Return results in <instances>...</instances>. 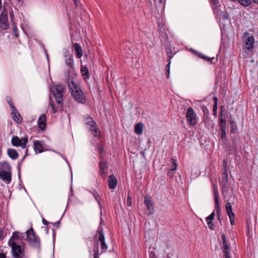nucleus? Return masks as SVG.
<instances>
[{"instance_id":"37998d69","label":"nucleus","mask_w":258,"mask_h":258,"mask_svg":"<svg viewBox=\"0 0 258 258\" xmlns=\"http://www.w3.org/2000/svg\"><path fill=\"white\" fill-rule=\"evenodd\" d=\"M227 162L226 161L224 160L223 161V167H222V171H223V173H227Z\"/></svg>"},{"instance_id":"c85d7f7f","label":"nucleus","mask_w":258,"mask_h":258,"mask_svg":"<svg viewBox=\"0 0 258 258\" xmlns=\"http://www.w3.org/2000/svg\"><path fill=\"white\" fill-rule=\"evenodd\" d=\"M219 196H215L214 200H215V209H216L217 215L218 217V218L219 219L220 212V206H219Z\"/></svg>"},{"instance_id":"4be33fe9","label":"nucleus","mask_w":258,"mask_h":258,"mask_svg":"<svg viewBox=\"0 0 258 258\" xmlns=\"http://www.w3.org/2000/svg\"><path fill=\"white\" fill-rule=\"evenodd\" d=\"M9 26L8 18H5L3 16L0 17V27L4 30H6L9 28Z\"/></svg>"},{"instance_id":"4c0bfd02","label":"nucleus","mask_w":258,"mask_h":258,"mask_svg":"<svg viewBox=\"0 0 258 258\" xmlns=\"http://www.w3.org/2000/svg\"><path fill=\"white\" fill-rule=\"evenodd\" d=\"M220 15L222 20H226L229 18L228 14L227 11H220Z\"/></svg>"},{"instance_id":"473e14b6","label":"nucleus","mask_w":258,"mask_h":258,"mask_svg":"<svg viewBox=\"0 0 258 258\" xmlns=\"http://www.w3.org/2000/svg\"><path fill=\"white\" fill-rule=\"evenodd\" d=\"M189 50L191 52H192V53L196 54L197 55V56H198L200 58H202L205 59V60H207V61H210V57H209L208 56H206L200 53L197 52L196 51H195V50H194L192 48L190 49Z\"/></svg>"},{"instance_id":"4d7b16f0","label":"nucleus","mask_w":258,"mask_h":258,"mask_svg":"<svg viewBox=\"0 0 258 258\" xmlns=\"http://www.w3.org/2000/svg\"><path fill=\"white\" fill-rule=\"evenodd\" d=\"M4 238V230L0 228V240Z\"/></svg>"},{"instance_id":"72a5a7b5","label":"nucleus","mask_w":258,"mask_h":258,"mask_svg":"<svg viewBox=\"0 0 258 258\" xmlns=\"http://www.w3.org/2000/svg\"><path fill=\"white\" fill-rule=\"evenodd\" d=\"M66 63L68 66L70 68H73L74 66V61L73 57L71 56H69L68 58H67L66 59Z\"/></svg>"},{"instance_id":"6e6d98bb","label":"nucleus","mask_w":258,"mask_h":258,"mask_svg":"<svg viewBox=\"0 0 258 258\" xmlns=\"http://www.w3.org/2000/svg\"><path fill=\"white\" fill-rule=\"evenodd\" d=\"M221 132L226 131V124H220Z\"/></svg>"},{"instance_id":"3c124183","label":"nucleus","mask_w":258,"mask_h":258,"mask_svg":"<svg viewBox=\"0 0 258 258\" xmlns=\"http://www.w3.org/2000/svg\"><path fill=\"white\" fill-rule=\"evenodd\" d=\"M226 131L221 132V136H220L221 139H225L226 138Z\"/></svg>"},{"instance_id":"774afa93","label":"nucleus","mask_w":258,"mask_h":258,"mask_svg":"<svg viewBox=\"0 0 258 258\" xmlns=\"http://www.w3.org/2000/svg\"><path fill=\"white\" fill-rule=\"evenodd\" d=\"M14 34H15V37H18V36H19V34L17 33H14Z\"/></svg>"},{"instance_id":"bb28decb","label":"nucleus","mask_w":258,"mask_h":258,"mask_svg":"<svg viewBox=\"0 0 258 258\" xmlns=\"http://www.w3.org/2000/svg\"><path fill=\"white\" fill-rule=\"evenodd\" d=\"M228 174L227 173H223L221 175V180L220 181V185L224 187L226 185L227 183L228 182Z\"/></svg>"},{"instance_id":"c756f323","label":"nucleus","mask_w":258,"mask_h":258,"mask_svg":"<svg viewBox=\"0 0 258 258\" xmlns=\"http://www.w3.org/2000/svg\"><path fill=\"white\" fill-rule=\"evenodd\" d=\"M223 252L224 258H230V248L228 244L223 245Z\"/></svg>"},{"instance_id":"09e8293b","label":"nucleus","mask_w":258,"mask_h":258,"mask_svg":"<svg viewBox=\"0 0 258 258\" xmlns=\"http://www.w3.org/2000/svg\"><path fill=\"white\" fill-rule=\"evenodd\" d=\"M222 242H223V245L228 244V243H227V242L226 241V239L225 235L224 234H222Z\"/></svg>"},{"instance_id":"603ef678","label":"nucleus","mask_w":258,"mask_h":258,"mask_svg":"<svg viewBox=\"0 0 258 258\" xmlns=\"http://www.w3.org/2000/svg\"><path fill=\"white\" fill-rule=\"evenodd\" d=\"M217 110V105H214L213 106V114L214 115H216Z\"/></svg>"},{"instance_id":"2eb2a0df","label":"nucleus","mask_w":258,"mask_h":258,"mask_svg":"<svg viewBox=\"0 0 258 258\" xmlns=\"http://www.w3.org/2000/svg\"><path fill=\"white\" fill-rule=\"evenodd\" d=\"M212 3L213 4L212 7L214 14L215 15L216 18L217 19L219 12H220V7L221 6L219 5V0H212Z\"/></svg>"},{"instance_id":"e2e57ef3","label":"nucleus","mask_w":258,"mask_h":258,"mask_svg":"<svg viewBox=\"0 0 258 258\" xmlns=\"http://www.w3.org/2000/svg\"><path fill=\"white\" fill-rule=\"evenodd\" d=\"M0 258H6V254L4 253H0Z\"/></svg>"},{"instance_id":"13d9d810","label":"nucleus","mask_w":258,"mask_h":258,"mask_svg":"<svg viewBox=\"0 0 258 258\" xmlns=\"http://www.w3.org/2000/svg\"><path fill=\"white\" fill-rule=\"evenodd\" d=\"M214 190V195L215 196H219L218 191L217 189H216L215 184L213 185Z\"/></svg>"},{"instance_id":"a19ab883","label":"nucleus","mask_w":258,"mask_h":258,"mask_svg":"<svg viewBox=\"0 0 258 258\" xmlns=\"http://www.w3.org/2000/svg\"><path fill=\"white\" fill-rule=\"evenodd\" d=\"M166 30V26L165 25H159V32H164Z\"/></svg>"},{"instance_id":"052dcab7","label":"nucleus","mask_w":258,"mask_h":258,"mask_svg":"<svg viewBox=\"0 0 258 258\" xmlns=\"http://www.w3.org/2000/svg\"><path fill=\"white\" fill-rule=\"evenodd\" d=\"M206 222L208 225V227L210 228V216H208L206 218Z\"/></svg>"},{"instance_id":"cd10ccee","label":"nucleus","mask_w":258,"mask_h":258,"mask_svg":"<svg viewBox=\"0 0 258 258\" xmlns=\"http://www.w3.org/2000/svg\"><path fill=\"white\" fill-rule=\"evenodd\" d=\"M230 124V131L231 134H234L237 130V125L234 121L232 119L228 120Z\"/></svg>"},{"instance_id":"aec40b11","label":"nucleus","mask_w":258,"mask_h":258,"mask_svg":"<svg viewBox=\"0 0 258 258\" xmlns=\"http://www.w3.org/2000/svg\"><path fill=\"white\" fill-rule=\"evenodd\" d=\"M209 102L205 100V99L202 100L201 102V107L204 112L205 116H208L209 115V110L207 108V106H209Z\"/></svg>"},{"instance_id":"2f4dec72","label":"nucleus","mask_w":258,"mask_h":258,"mask_svg":"<svg viewBox=\"0 0 258 258\" xmlns=\"http://www.w3.org/2000/svg\"><path fill=\"white\" fill-rule=\"evenodd\" d=\"M81 71L82 73V75L85 78H88L89 77V72L88 69L86 67H81Z\"/></svg>"},{"instance_id":"7c9ffc66","label":"nucleus","mask_w":258,"mask_h":258,"mask_svg":"<svg viewBox=\"0 0 258 258\" xmlns=\"http://www.w3.org/2000/svg\"><path fill=\"white\" fill-rule=\"evenodd\" d=\"M243 7L249 6L252 3V0H237Z\"/></svg>"},{"instance_id":"f03ea898","label":"nucleus","mask_w":258,"mask_h":258,"mask_svg":"<svg viewBox=\"0 0 258 258\" xmlns=\"http://www.w3.org/2000/svg\"><path fill=\"white\" fill-rule=\"evenodd\" d=\"M26 240L30 246L39 251L41 248L40 240L38 236L36 234L33 228L31 227L26 231Z\"/></svg>"},{"instance_id":"6e6552de","label":"nucleus","mask_w":258,"mask_h":258,"mask_svg":"<svg viewBox=\"0 0 258 258\" xmlns=\"http://www.w3.org/2000/svg\"><path fill=\"white\" fill-rule=\"evenodd\" d=\"M28 141L27 138L23 137L20 139L17 136H14L11 140V144L13 146L25 148Z\"/></svg>"},{"instance_id":"a211bd4d","label":"nucleus","mask_w":258,"mask_h":258,"mask_svg":"<svg viewBox=\"0 0 258 258\" xmlns=\"http://www.w3.org/2000/svg\"><path fill=\"white\" fill-rule=\"evenodd\" d=\"M117 180L113 174L110 175L108 177V186L110 189H114L117 185Z\"/></svg>"},{"instance_id":"f8f14e48","label":"nucleus","mask_w":258,"mask_h":258,"mask_svg":"<svg viewBox=\"0 0 258 258\" xmlns=\"http://www.w3.org/2000/svg\"><path fill=\"white\" fill-rule=\"evenodd\" d=\"M99 171L101 176L105 179L107 175V167L105 162L103 161L100 162Z\"/></svg>"},{"instance_id":"5fc2aeb1","label":"nucleus","mask_w":258,"mask_h":258,"mask_svg":"<svg viewBox=\"0 0 258 258\" xmlns=\"http://www.w3.org/2000/svg\"><path fill=\"white\" fill-rule=\"evenodd\" d=\"M173 171H171V169L168 171L167 175L168 176H169L170 178H172L173 176Z\"/></svg>"},{"instance_id":"412c9836","label":"nucleus","mask_w":258,"mask_h":258,"mask_svg":"<svg viewBox=\"0 0 258 258\" xmlns=\"http://www.w3.org/2000/svg\"><path fill=\"white\" fill-rule=\"evenodd\" d=\"M7 154L8 156L13 160H15L19 157V154L15 149L9 148Z\"/></svg>"},{"instance_id":"f257e3e1","label":"nucleus","mask_w":258,"mask_h":258,"mask_svg":"<svg viewBox=\"0 0 258 258\" xmlns=\"http://www.w3.org/2000/svg\"><path fill=\"white\" fill-rule=\"evenodd\" d=\"M73 76L68 75L67 84L74 99L78 102L84 104L86 102L85 96L81 89L74 82Z\"/></svg>"},{"instance_id":"0eeeda50","label":"nucleus","mask_w":258,"mask_h":258,"mask_svg":"<svg viewBox=\"0 0 258 258\" xmlns=\"http://www.w3.org/2000/svg\"><path fill=\"white\" fill-rule=\"evenodd\" d=\"M243 49L244 50L250 51L254 48V38L252 36H249V33H244Z\"/></svg>"},{"instance_id":"864d4df0","label":"nucleus","mask_w":258,"mask_h":258,"mask_svg":"<svg viewBox=\"0 0 258 258\" xmlns=\"http://www.w3.org/2000/svg\"><path fill=\"white\" fill-rule=\"evenodd\" d=\"M28 155V150L26 149L25 151V154L23 158L22 159L21 162H23L25 158Z\"/></svg>"},{"instance_id":"393cba45","label":"nucleus","mask_w":258,"mask_h":258,"mask_svg":"<svg viewBox=\"0 0 258 258\" xmlns=\"http://www.w3.org/2000/svg\"><path fill=\"white\" fill-rule=\"evenodd\" d=\"M21 237L19 233L17 231L14 232L12 236L9 240L8 244H12V243H17L16 240H20Z\"/></svg>"},{"instance_id":"4468645a","label":"nucleus","mask_w":258,"mask_h":258,"mask_svg":"<svg viewBox=\"0 0 258 258\" xmlns=\"http://www.w3.org/2000/svg\"><path fill=\"white\" fill-rule=\"evenodd\" d=\"M226 210L230 218V223L232 225L234 224V214L232 212V207L231 203L227 202L226 204Z\"/></svg>"},{"instance_id":"f704fd0d","label":"nucleus","mask_w":258,"mask_h":258,"mask_svg":"<svg viewBox=\"0 0 258 258\" xmlns=\"http://www.w3.org/2000/svg\"><path fill=\"white\" fill-rule=\"evenodd\" d=\"M97 150L100 155V158L101 159H103V157L102 153L104 151V148L102 145L97 144Z\"/></svg>"},{"instance_id":"de8ad7c7","label":"nucleus","mask_w":258,"mask_h":258,"mask_svg":"<svg viewBox=\"0 0 258 258\" xmlns=\"http://www.w3.org/2000/svg\"><path fill=\"white\" fill-rule=\"evenodd\" d=\"M220 124H226V119L222 117V113H221Z\"/></svg>"},{"instance_id":"338daca9","label":"nucleus","mask_w":258,"mask_h":258,"mask_svg":"<svg viewBox=\"0 0 258 258\" xmlns=\"http://www.w3.org/2000/svg\"><path fill=\"white\" fill-rule=\"evenodd\" d=\"M252 2L254 3V4H258V0H253Z\"/></svg>"},{"instance_id":"a18cd8bd","label":"nucleus","mask_w":258,"mask_h":258,"mask_svg":"<svg viewBox=\"0 0 258 258\" xmlns=\"http://www.w3.org/2000/svg\"><path fill=\"white\" fill-rule=\"evenodd\" d=\"M93 195H94V196L95 199L96 200V201L99 204L100 203L99 195L98 194V192L97 191H94L93 193Z\"/></svg>"},{"instance_id":"6ab92c4d","label":"nucleus","mask_w":258,"mask_h":258,"mask_svg":"<svg viewBox=\"0 0 258 258\" xmlns=\"http://www.w3.org/2000/svg\"><path fill=\"white\" fill-rule=\"evenodd\" d=\"M34 150L36 154L40 153L43 151V148L41 142L40 141H34Z\"/></svg>"},{"instance_id":"58836bf2","label":"nucleus","mask_w":258,"mask_h":258,"mask_svg":"<svg viewBox=\"0 0 258 258\" xmlns=\"http://www.w3.org/2000/svg\"><path fill=\"white\" fill-rule=\"evenodd\" d=\"M171 168L170 169L171 171H175L176 170L177 168V164L176 163V161L174 159L171 158Z\"/></svg>"},{"instance_id":"69168bd1","label":"nucleus","mask_w":258,"mask_h":258,"mask_svg":"<svg viewBox=\"0 0 258 258\" xmlns=\"http://www.w3.org/2000/svg\"><path fill=\"white\" fill-rule=\"evenodd\" d=\"M214 60H215L214 57H211V63H215V62H214Z\"/></svg>"},{"instance_id":"a878e982","label":"nucleus","mask_w":258,"mask_h":258,"mask_svg":"<svg viewBox=\"0 0 258 258\" xmlns=\"http://www.w3.org/2000/svg\"><path fill=\"white\" fill-rule=\"evenodd\" d=\"M143 124L141 122L138 123L135 126V132L137 135H141L143 133Z\"/></svg>"},{"instance_id":"1a4fd4ad","label":"nucleus","mask_w":258,"mask_h":258,"mask_svg":"<svg viewBox=\"0 0 258 258\" xmlns=\"http://www.w3.org/2000/svg\"><path fill=\"white\" fill-rule=\"evenodd\" d=\"M186 117L189 125H194L196 124V115L192 107H189L187 109Z\"/></svg>"},{"instance_id":"bf43d9fd","label":"nucleus","mask_w":258,"mask_h":258,"mask_svg":"<svg viewBox=\"0 0 258 258\" xmlns=\"http://www.w3.org/2000/svg\"><path fill=\"white\" fill-rule=\"evenodd\" d=\"M213 100L214 101V105H217V102H218V98L217 97H214Z\"/></svg>"},{"instance_id":"c03bdc74","label":"nucleus","mask_w":258,"mask_h":258,"mask_svg":"<svg viewBox=\"0 0 258 258\" xmlns=\"http://www.w3.org/2000/svg\"><path fill=\"white\" fill-rule=\"evenodd\" d=\"M50 106L51 107V108H52V109L53 110L52 113H55L57 111V110L56 108H55V105H54L53 101H51V99H50Z\"/></svg>"},{"instance_id":"f3484780","label":"nucleus","mask_w":258,"mask_h":258,"mask_svg":"<svg viewBox=\"0 0 258 258\" xmlns=\"http://www.w3.org/2000/svg\"><path fill=\"white\" fill-rule=\"evenodd\" d=\"M46 117L45 114H42L39 117L37 124L41 130L44 131L45 130L46 126Z\"/></svg>"},{"instance_id":"79ce46f5","label":"nucleus","mask_w":258,"mask_h":258,"mask_svg":"<svg viewBox=\"0 0 258 258\" xmlns=\"http://www.w3.org/2000/svg\"><path fill=\"white\" fill-rule=\"evenodd\" d=\"M4 17L6 18H8V10L5 7L3 8L2 12L1 14L0 15V17Z\"/></svg>"},{"instance_id":"ea45409f","label":"nucleus","mask_w":258,"mask_h":258,"mask_svg":"<svg viewBox=\"0 0 258 258\" xmlns=\"http://www.w3.org/2000/svg\"><path fill=\"white\" fill-rule=\"evenodd\" d=\"M170 63H169V61H168V64L165 67V71L167 78H169V74H170Z\"/></svg>"},{"instance_id":"0e129e2a","label":"nucleus","mask_w":258,"mask_h":258,"mask_svg":"<svg viewBox=\"0 0 258 258\" xmlns=\"http://www.w3.org/2000/svg\"><path fill=\"white\" fill-rule=\"evenodd\" d=\"M60 223V222L59 221H57V222H56L54 223H53L52 224L54 225V226H58Z\"/></svg>"},{"instance_id":"680f3d73","label":"nucleus","mask_w":258,"mask_h":258,"mask_svg":"<svg viewBox=\"0 0 258 258\" xmlns=\"http://www.w3.org/2000/svg\"><path fill=\"white\" fill-rule=\"evenodd\" d=\"M42 222L43 224L45 225H47L49 224V222L44 218L42 219Z\"/></svg>"},{"instance_id":"423d86ee","label":"nucleus","mask_w":258,"mask_h":258,"mask_svg":"<svg viewBox=\"0 0 258 258\" xmlns=\"http://www.w3.org/2000/svg\"><path fill=\"white\" fill-rule=\"evenodd\" d=\"M11 247L13 258H24L25 250L24 248L17 243H12L9 244Z\"/></svg>"},{"instance_id":"dca6fc26","label":"nucleus","mask_w":258,"mask_h":258,"mask_svg":"<svg viewBox=\"0 0 258 258\" xmlns=\"http://www.w3.org/2000/svg\"><path fill=\"white\" fill-rule=\"evenodd\" d=\"M13 119L17 123L20 124L22 122V117L16 108L12 110L11 113Z\"/></svg>"},{"instance_id":"e433bc0d","label":"nucleus","mask_w":258,"mask_h":258,"mask_svg":"<svg viewBox=\"0 0 258 258\" xmlns=\"http://www.w3.org/2000/svg\"><path fill=\"white\" fill-rule=\"evenodd\" d=\"M6 100H7V101L8 102V103L9 104V105L10 106L11 109L13 110H14L15 108H16V107H15L14 104H13V101L11 99V98L9 96H7V98H6Z\"/></svg>"},{"instance_id":"49530a36","label":"nucleus","mask_w":258,"mask_h":258,"mask_svg":"<svg viewBox=\"0 0 258 258\" xmlns=\"http://www.w3.org/2000/svg\"><path fill=\"white\" fill-rule=\"evenodd\" d=\"M132 198L129 195H128L127 198V201H126V204H127V206H132Z\"/></svg>"},{"instance_id":"5701e85b","label":"nucleus","mask_w":258,"mask_h":258,"mask_svg":"<svg viewBox=\"0 0 258 258\" xmlns=\"http://www.w3.org/2000/svg\"><path fill=\"white\" fill-rule=\"evenodd\" d=\"M2 171H11V167L10 164L7 161L0 162V172Z\"/></svg>"},{"instance_id":"20e7f679","label":"nucleus","mask_w":258,"mask_h":258,"mask_svg":"<svg viewBox=\"0 0 258 258\" xmlns=\"http://www.w3.org/2000/svg\"><path fill=\"white\" fill-rule=\"evenodd\" d=\"M163 39L165 40V46L166 53L167 55V61H169V63H171V59L176 53L177 51H175V47H171L169 42L168 41V38L167 37V33H161V41H163Z\"/></svg>"},{"instance_id":"8fccbe9b","label":"nucleus","mask_w":258,"mask_h":258,"mask_svg":"<svg viewBox=\"0 0 258 258\" xmlns=\"http://www.w3.org/2000/svg\"><path fill=\"white\" fill-rule=\"evenodd\" d=\"M214 216H215L214 212H213L211 214V229H213V227H213V225H212V221L214 218Z\"/></svg>"},{"instance_id":"b1692460","label":"nucleus","mask_w":258,"mask_h":258,"mask_svg":"<svg viewBox=\"0 0 258 258\" xmlns=\"http://www.w3.org/2000/svg\"><path fill=\"white\" fill-rule=\"evenodd\" d=\"M74 47L75 49V51L76 54V56L77 58H81L82 56L83 50L82 47L79 43H75L74 44Z\"/></svg>"},{"instance_id":"39448f33","label":"nucleus","mask_w":258,"mask_h":258,"mask_svg":"<svg viewBox=\"0 0 258 258\" xmlns=\"http://www.w3.org/2000/svg\"><path fill=\"white\" fill-rule=\"evenodd\" d=\"M85 122L86 125L89 126V130L95 137H99L100 132L99 127L92 117L87 115L85 118Z\"/></svg>"},{"instance_id":"9b49d317","label":"nucleus","mask_w":258,"mask_h":258,"mask_svg":"<svg viewBox=\"0 0 258 258\" xmlns=\"http://www.w3.org/2000/svg\"><path fill=\"white\" fill-rule=\"evenodd\" d=\"M144 204L146 206L148 211H149V215H151L153 213V203L152 202L151 198L149 196H146L144 199Z\"/></svg>"},{"instance_id":"7ed1b4c3","label":"nucleus","mask_w":258,"mask_h":258,"mask_svg":"<svg viewBox=\"0 0 258 258\" xmlns=\"http://www.w3.org/2000/svg\"><path fill=\"white\" fill-rule=\"evenodd\" d=\"M51 92L55 98L58 106H62V97L64 93V87L61 85L53 86L51 88Z\"/></svg>"},{"instance_id":"9d476101","label":"nucleus","mask_w":258,"mask_h":258,"mask_svg":"<svg viewBox=\"0 0 258 258\" xmlns=\"http://www.w3.org/2000/svg\"><path fill=\"white\" fill-rule=\"evenodd\" d=\"M97 232L99 234V240L101 242L102 253L103 252V251L105 250L107 248V246L105 241V237L103 232V228L99 226Z\"/></svg>"},{"instance_id":"ddd939ff","label":"nucleus","mask_w":258,"mask_h":258,"mask_svg":"<svg viewBox=\"0 0 258 258\" xmlns=\"http://www.w3.org/2000/svg\"><path fill=\"white\" fill-rule=\"evenodd\" d=\"M0 178L7 183H10L12 180V174L11 171H2L0 172Z\"/></svg>"},{"instance_id":"c9c22d12","label":"nucleus","mask_w":258,"mask_h":258,"mask_svg":"<svg viewBox=\"0 0 258 258\" xmlns=\"http://www.w3.org/2000/svg\"><path fill=\"white\" fill-rule=\"evenodd\" d=\"M94 258H99V246L98 244H96L94 248L93 249Z\"/></svg>"}]
</instances>
